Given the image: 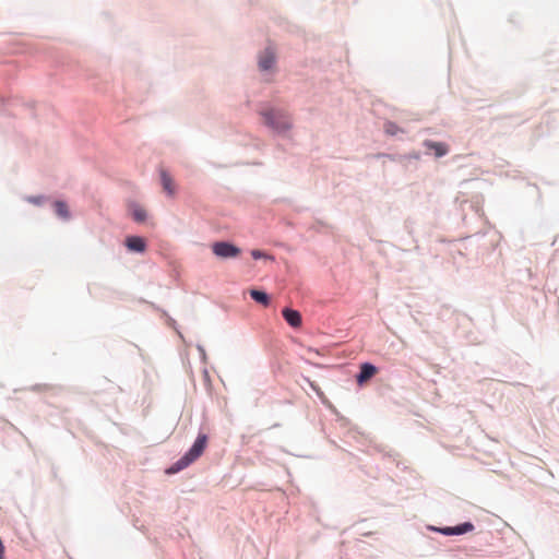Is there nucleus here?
I'll list each match as a JSON object with an SVG mask.
<instances>
[{"instance_id":"1","label":"nucleus","mask_w":559,"mask_h":559,"mask_svg":"<svg viewBox=\"0 0 559 559\" xmlns=\"http://www.w3.org/2000/svg\"><path fill=\"white\" fill-rule=\"evenodd\" d=\"M206 445L207 436L204 433H200L195 439L194 443L192 444V447L190 448V450L174 465H171V467L167 472L174 474L188 467L191 463H193L203 454Z\"/></svg>"},{"instance_id":"2","label":"nucleus","mask_w":559,"mask_h":559,"mask_svg":"<svg viewBox=\"0 0 559 559\" xmlns=\"http://www.w3.org/2000/svg\"><path fill=\"white\" fill-rule=\"evenodd\" d=\"M264 123L275 131L282 132L290 128L292 122L289 116L282 110H266L262 112Z\"/></svg>"},{"instance_id":"3","label":"nucleus","mask_w":559,"mask_h":559,"mask_svg":"<svg viewBox=\"0 0 559 559\" xmlns=\"http://www.w3.org/2000/svg\"><path fill=\"white\" fill-rule=\"evenodd\" d=\"M211 248L213 253L221 259L237 258L241 253L240 248L227 241H216Z\"/></svg>"},{"instance_id":"4","label":"nucleus","mask_w":559,"mask_h":559,"mask_svg":"<svg viewBox=\"0 0 559 559\" xmlns=\"http://www.w3.org/2000/svg\"><path fill=\"white\" fill-rule=\"evenodd\" d=\"M428 528L431 531L439 532L443 535L451 536V535H462V534L472 532L474 530V525L471 522H465V523H462V524L453 526V527L448 526V527L438 528L435 526H429Z\"/></svg>"},{"instance_id":"5","label":"nucleus","mask_w":559,"mask_h":559,"mask_svg":"<svg viewBox=\"0 0 559 559\" xmlns=\"http://www.w3.org/2000/svg\"><path fill=\"white\" fill-rule=\"evenodd\" d=\"M159 176H160V183H162L164 191L167 193V195L169 198H175V195L177 193V185H176L174 178L165 169L159 170Z\"/></svg>"},{"instance_id":"6","label":"nucleus","mask_w":559,"mask_h":559,"mask_svg":"<svg viewBox=\"0 0 559 559\" xmlns=\"http://www.w3.org/2000/svg\"><path fill=\"white\" fill-rule=\"evenodd\" d=\"M378 372V369L376 366L365 362L360 366V372L357 374L356 380L358 384H364L369 379H371L376 373Z\"/></svg>"},{"instance_id":"7","label":"nucleus","mask_w":559,"mask_h":559,"mask_svg":"<svg viewBox=\"0 0 559 559\" xmlns=\"http://www.w3.org/2000/svg\"><path fill=\"white\" fill-rule=\"evenodd\" d=\"M275 62V53L272 48H266L259 58V67L261 70H269Z\"/></svg>"},{"instance_id":"8","label":"nucleus","mask_w":559,"mask_h":559,"mask_svg":"<svg viewBox=\"0 0 559 559\" xmlns=\"http://www.w3.org/2000/svg\"><path fill=\"white\" fill-rule=\"evenodd\" d=\"M283 317L286 322L293 328H299L301 325V316L297 310L285 308L283 311Z\"/></svg>"},{"instance_id":"9","label":"nucleus","mask_w":559,"mask_h":559,"mask_svg":"<svg viewBox=\"0 0 559 559\" xmlns=\"http://www.w3.org/2000/svg\"><path fill=\"white\" fill-rule=\"evenodd\" d=\"M126 246L129 250L135 252H143L145 251L146 248L145 240L142 237L138 236L128 237L126 240Z\"/></svg>"},{"instance_id":"10","label":"nucleus","mask_w":559,"mask_h":559,"mask_svg":"<svg viewBox=\"0 0 559 559\" xmlns=\"http://www.w3.org/2000/svg\"><path fill=\"white\" fill-rule=\"evenodd\" d=\"M424 145L428 148L435 152V155L437 157L444 156L449 152V146L445 143L442 142H433L430 140L425 141Z\"/></svg>"},{"instance_id":"11","label":"nucleus","mask_w":559,"mask_h":559,"mask_svg":"<svg viewBox=\"0 0 559 559\" xmlns=\"http://www.w3.org/2000/svg\"><path fill=\"white\" fill-rule=\"evenodd\" d=\"M56 214L63 218L68 219L70 217V212L68 205L63 201H56L53 204Z\"/></svg>"},{"instance_id":"12","label":"nucleus","mask_w":559,"mask_h":559,"mask_svg":"<svg viewBox=\"0 0 559 559\" xmlns=\"http://www.w3.org/2000/svg\"><path fill=\"white\" fill-rule=\"evenodd\" d=\"M250 296L253 300L264 306H267L270 302L269 296L264 292L251 289Z\"/></svg>"},{"instance_id":"13","label":"nucleus","mask_w":559,"mask_h":559,"mask_svg":"<svg viewBox=\"0 0 559 559\" xmlns=\"http://www.w3.org/2000/svg\"><path fill=\"white\" fill-rule=\"evenodd\" d=\"M132 217L135 222L142 223L146 219V211L141 206H134L132 210Z\"/></svg>"},{"instance_id":"14","label":"nucleus","mask_w":559,"mask_h":559,"mask_svg":"<svg viewBox=\"0 0 559 559\" xmlns=\"http://www.w3.org/2000/svg\"><path fill=\"white\" fill-rule=\"evenodd\" d=\"M251 255H252V258H253V259H255V260H257V259H262V258H267V255H266L263 251L258 250V249L252 250V251H251Z\"/></svg>"},{"instance_id":"15","label":"nucleus","mask_w":559,"mask_h":559,"mask_svg":"<svg viewBox=\"0 0 559 559\" xmlns=\"http://www.w3.org/2000/svg\"><path fill=\"white\" fill-rule=\"evenodd\" d=\"M385 130L390 134H395L396 133L395 126L393 123H388L386 127H385Z\"/></svg>"}]
</instances>
